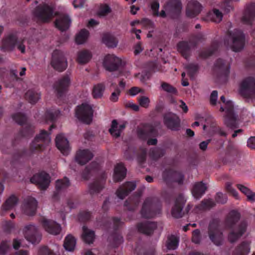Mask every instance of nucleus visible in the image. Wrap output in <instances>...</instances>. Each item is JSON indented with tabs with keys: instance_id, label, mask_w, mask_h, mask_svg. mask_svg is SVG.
<instances>
[{
	"instance_id": "43",
	"label": "nucleus",
	"mask_w": 255,
	"mask_h": 255,
	"mask_svg": "<svg viewBox=\"0 0 255 255\" xmlns=\"http://www.w3.org/2000/svg\"><path fill=\"white\" fill-rule=\"evenodd\" d=\"M104 185V181L103 179L97 180L90 185V192L91 194L98 193L103 188Z\"/></svg>"
},
{
	"instance_id": "21",
	"label": "nucleus",
	"mask_w": 255,
	"mask_h": 255,
	"mask_svg": "<svg viewBox=\"0 0 255 255\" xmlns=\"http://www.w3.org/2000/svg\"><path fill=\"white\" fill-rule=\"evenodd\" d=\"M25 238L29 242L33 243L38 234V229L33 225L26 226L23 230Z\"/></svg>"
},
{
	"instance_id": "45",
	"label": "nucleus",
	"mask_w": 255,
	"mask_h": 255,
	"mask_svg": "<svg viewBox=\"0 0 255 255\" xmlns=\"http://www.w3.org/2000/svg\"><path fill=\"white\" fill-rule=\"evenodd\" d=\"M103 41L109 47H116L118 44L116 38L110 34H105L103 38Z\"/></svg>"
},
{
	"instance_id": "59",
	"label": "nucleus",
	"mask_w": 255,
	"mask_h": 255,
	"mask_svg": "<svg viewBox=\"0 0 255 255\" xmlns=\"http://www.w3.org/2000/svg\"><path fill=\"white\" fill-rule=\"evenodd\" d=\"M192 241L198 244L200 241V232L198 230H195L193 232Z\"/></svg>"
},
{
	"instance_id": "64",
	"label": "nucleus",
	"mask_w": 255,
	"mask_h": 255,
	"mask_svg": "<svg viewBox=\"0 0 255 255\" xmlns=\"http://www.w3.org/2000/svg\"><path fill=\"white\" fill-rule=\"evenodd\" d=\"M248 146L252 149H255V137L252 136L248 140Z\"/></svg>"
},
{
	"instance_id": "4",
	"label": "nucleus",
	"mask_w": 255,
	"mask_h": 255,
	"mask_svg": "<svg viewBox=\"0 0 255 255\" xmlns=\"http://www.w3.org/2000/svg\"><path fill=\"white\" fill-rule=\"evenodd\" d=\"M221 100L223 104L221 106V110L226 113L225 117V124L227 126L231 128H236L238 122L233 110L234 104L233 102L226 99L223 96L221 97Z\"/></svg>"
},
{
	"instance_id": "13",
	"label": "nucleus",
	"mask_w": 255,
	"mask_h": 255,
	"mask_svg": "<svg viewBox=\"0 0 255 255\" xmlns=\"http://www.w3.org/2000/svg\"><path fill=\"white\" fill-rule=\"evenodd\" d=\"M165 125L171 130H178L180 127V120L178 117L173 113H168L164 117Z\"/></svg>"
},
{
	"instance_id": "14",
	"label": "nucleus",
	"mask_w": 255,
	"mask_h": 255,
	"mask_svg": "<svg viewBox=\"0 0 255 255\" xmlns=\"http://www.w3.org/2000/svg\"><path fill=\"white\" fill-rule=\"evenodd\" d=\"M56 145L58 149L64 155H68L70 148L69 142L63 134H59L55 139Z\"/></svg>"
},
{
	"instance_id": "6",
	"label": "nucleus",
	"mask_w": 255,
	"mask_h": 255,
	"mask_svg": "<svg viewBox=\"0 0 255 255\" xmlns=\"http://www.w3.org/2000/svg\"><path fill=\"white\" fill-rule=\"evenodd\" d=\"M75 115L80 121L89 124L92 121L93 117L91 106L88 103H83L78 106L76 110Z\"/></svg>"
},
{
	"instance_id": "32",
	"label": "nucleus",
	"mask_w": 255,
	"mask_h": 255,
	"mask_svg": "<svg viewBox=\"0 0 255 255\" xmlns=\"http://www.w3.org/2000/svg\"><path fill=\"white\" fill-rule=\"evenodd\" d=\"M223 18V14L219 10L214 9L207 14L206 20L215 22H220Z\"/></svg>"
},
{
	"instance_id": "39",
	"label": "nucleus",
	"mask_w": 255,
	"mask_h": 255,
	"mask_svg": "<svg viewBox=\"0 0 255 255\" xmlns=\"http://www.w3.org/2000/svg\"><path fill=\"white\" fill-rule=\"evenodd\" d=\"M240 214L237 211H233L231 212L226 220V225L229 227H233L239 220Z\"/></svg>"
},
{
	"instance_id": "26",
	"label": "nucleus",
	"mask_w": 255,
	"mask_h": 255,
	"mask_svg": "<svg viewBox=\"0 0 255 255\" xmlns=\"http://www.w3.org/2000/svg\"><path fill=\"white\" fill-rule=\"evenodd\" d=\"M207 186L202 182H198L194 184L192 189V194L194 198L198 199L205 193Z\"/></svg>"
},
{
	"instance_id": "44",
	"label": "nucleus",
	"mask_w": 255,
	"mask_h": 255,
	"mask_svg": "<svg viewBox=\"0 0 255 255\" xmlns=\"http://www.w3.org/2000/svg\"><path fill=\"white\" fill-rule=\"evenodd\" d=\"M179 243L178 238L173 235L170 236L168 237L166 243V246L167 250H175L178 246Z\"/></svg>"
},
{
	"instance_id": "50",
	"label": "nucleus",
	"mask_w": 255,
	"mask_h": 255,
	"mask_svg": "<svg viewBox=\"0 0 255 255\" xmlns=\"http://www.w3.org/2000/svg\"><path fill=\"white\" fill-rule=\"evenodd\" d=\"M239 153V149L237 146L233 144H230L227 148L226 154L227 156H233Z\"/></svg>"
},
{
	"instance_id": "9",
	"label": "nucleus",
	"mask_w": 255,
	"mask_h": 255,
	"mask_svg": "<svg viewBox=\"0 0 255 255\" xmlns=\"http://www.w3.org/2000/svg\"><path fill=\"white\" fill-rule=\"evenodd\" d=\"M229 37L231 42V47L233 51H239L243 48L245 36L242 31L236 30L231 32Z\"/></svg>"
},
{
	"instance_id": "54",
	"label": "nucleus",
	"mask_w": 255,
	"mask_h": 255,
	"mask_svg": "<svg viewBox=\"0 0 255 255\" xmlns=\"http://www.w3.org/2000/svg\"><path fill=\"white\" fill-rule=\"evenodd\" d=\"M10 247V243L7 241L2 242L0 245V254L4 255L8 251Z\"/></svg>"
},
{
	"instance_id": "30",
	"label": "nucleus",
	"mask_w": 255,
	"mask_h": 255,
	"mask_svg": "<svg viewBox=\"0 0 255 255\" xmlns=\"http://www.w3.org/2000/svg\"><path fill=\"white\" fill-rule=\"evenodd\" d=\"M255 19V3L252 4L248 8L243 17V20L249 23Z\"/></svg>"
},
{
	"instance_id": "5",
	"label": "nucleus",
	"mask_w": 255,
	"mask_h": 255,
	"mask_svg": "<svg viewBox=\"0 0 255 255\" xmlns=\"http://www.w3.org/2000/svg\"><path fill=\"white\" fill-rule=\"evenodd\" d=\"M239 92L249 100L255 99V79L249 77L244 80L240 84Z\"/></svg>"
},
{
	"instance_id": "60",
	"label": "nucleus",
	"mask_w": 255,
	"mask_h": 255,
	"mask_svg": "<svg viewBox=\"0 0 255 255\" xmlns=\"http://www.w3.org/2000/svg\"><path fill=\"white\" fill-rule=\"evenodd\" d=\"M216 200L218 202L225 203L227 200V196L222 193H218L217 194Z\"/></svg>"
},
{
	"instance_id": "37",
	"label": "nucleus",
	"mask_w": 255,
	"mask_h": 255,
	"mask_svg": "<svg viewBox=\"0 0 255 255\" xmlns=\"http://www.w3.org/2000/svg\"><path fill=\"white\" fill-rule=\"evenodd\" d=\"M76 244L75 239L72 236L69 235L65 238L64 247L66 251L71 252L75 249Z\"/></svg>"
},
{
	"instance_id": "16",
	"label": "nucleus",
	"mask_w": 255,
	"mask_h": 255,
	"mask_svg": "<svg viewBox=\"0 0 255 255\" xmlns=\"http://www.w3.org/2000/svg\"><path fill=\"white\" fill-rule=\"evenodd\" d=\"M42 224L45 231L49 234L57 235L61 231L60 225L54 221L43 219L42 220Z\"/></svg>"
},
{
	"instance_id": "58",
	"label": "nucleus",
	"mask_w": 255,
	"mask_h": 255,
	"mask_svg": "<svg viewBox=\"0 0 255 255\" xmlns=\"http://www.w3.org/2000/svg\"><path fill=\"white\" fill-rule=\"evenodd\" d=\"M226 189L228 191L231 193L234 197L236 198H238V192L232 188L231 183L227 182L226 183Z\"/></svg>"
},
{
	"instance_id": "40",
	"label": "nucleus",
	"mask_w": 255,
	"mask_h": 255,
	"mask_svg": "<svg viewBox=\"0 0 255 255\" xmlns=\"http://www.w3.org/2000/svg\"><path fill=\"white\" fill-rule=\"evenodd\" d=\"M26 99L31 104L36 103L40 99V94L33 90H28L26 94Z\"/></svg>"
},
{
	"instance_id": "41",
	"label": "nucleus",
	"mask_w": 255,
	"mask_h": 255,
	"mask_svg": "<svg viewBox=\"0 0 255 255\" xmlns=\"http://www.w3.org/2000/svg\"><path fill=\"white\" fill-rule=\"evenodd\" d=\"M89 36V32L86 29H82L78 32L75 37V42L78 44L85 43Z\"/></svg>"
},
{
	"instance_id": "28",
	"label": "nucleus",
	"mask_w": 255,
	"mask_h": 255,
	"mask_svg": "<svg viewBox=\"0 0 255 255\" xmlns=\"http://www.w3.org/2000/svg\"><path fill=\"white\" fill-rule=\"evenodd\" d=\"M70 78L68 76H65L59 79L54 85V89L60 92L66 90L70 85Z\"/></svg>"
},
{
	"instance_id": "27",
	"label": "nucleus",
	"mask_w": 255,
	"mask_h": 255,
	"mask_svg": "<svg viewBox=\"0 0 255 255\" xmlns=\"http://www.w3.org/2000/svg\"><path fill=\"white\" fill-rule=\"evenodd\" d=\"M185 202V200L182 197H180L176 200L171 212V214L174 217L179 218L181 217L183 205Z\"/></svg>"
},
{
	"instance_id": "61",
	"label": "nucleus",
	"mask_w": 255,
	"mask_h": 255,
	"mask_svg": "<svg viewBox=\"0 0 255 255\" xmlns=\"http://www.w3.org/2000/svg\"><path fill=\"white\" fill-rule=\"evenodd\" d=\"M218 99V92L217 91H213L210 96V103L212 105H215Z\"/></svg>"
},
{
	"instance_id": "53",
	"label": "nucleus",
	"mask_w": 255,
	"mask_h": 255,
	"mask_svg": "<svg viewBox=\"0 0 255 255\" xmlns=\"http://www.w3.org/2000/svg\"><path fill=\"white\" fill-rule=\"evenodd\" d=\"M161 88L164 91L169 93L173 94L176 92L174 88L166 83H163L161 84Z\"/></svg>"
},
{
	"instance_id": "47",
	"label": "nucleus",
	"mask_w": 255,
	"mask_h": 255,
	"mask_svg": "<svg viewBox=\"0 0 255 255\" xmlns=\"http://www.w3.org/2000/svg\"><path fill=\"white\" fill-rule=\"evenodd\" d=\"M112 11L110 6L106 3L100 5L98 13L101 16H105L109 14Z\"/></svg>"
},
{
	"instance_id": "20",
	"label": "nucleus",
	"mask_w": 255,
	"mask_h": 255,
	"mask_svg": "<svg viewBox=\"0 0 255 255\" xmlns=\"http://www.w3.org/2000/svg\"><path fill=\"white\" fill-rule=\"evenodd\" d=\"M247 224L243 223L238 226H236L234 230L229 235L228 240L231 243L236 242L246 231Z\"/></svg>"
},
{
	"instance_id": "63",
	"label": "nucleus",
	"mask_w": 255,
	"mask_h": 255,
	"mask_svg": "<svg viewBox=\"0 0 255 255\" xmlns=\"http://www.w3.org/2000/svg\"><path fill=\"white\" fill-rule=\"evenodd\" d=\"M85 0H75L73 2V5L75 8H79L83 7Z\"/></svg>"
},
{
	"instance_id": "17",
	"label": "nucleus",
	"mask_w": 255,
	"mask_h": 255,
	"mask_svg": "<svg viewBox=\"0 0 255 255\" xmlns=\"http://www.w3.org/2000/svg\"><path fill=\"white\" fill-rule=\"evenodd\" d=\"M202 10V6L197 1L191 0L187 4L186 13L188 17L192 18L198 14Z\"/></svg>"
},
{
	"instance_id": "52",
	"label": "nucleus",
	"mask_w": 255,
	"mask_h": 255,
	"mask_svg": "<svg viewBox=\"0 0 255 255\" xmlns=\"http://www.w3.org/2000/svg\"><path fill=\"white\" fill-rule=\"evenodd\" d=\"M13 119L19 125H23L26 120L25 117L21 113H17L12 116Z\"/></svg>"
},
{
	"instance_id": "49",
	"label": "nucleus",
	"mask_w": 255,
	"mask_h": 255,
	"mask_svg": "<svg viewBox=\"0 0 255 255\" xmlns=\"http://www.w3.org/2000/svg\"><path fill=\"white\" fill-rule=\"evenodd\" d=\"M69 181L67 178L62 180H58L56 183V188L58 191L63 190L69 186Z\"/></svg>"
},
{
	"instance_id": "12",
	"label": "nucleus",
	"mask_w": 255,
	"mask_h": 255,
	"mask_svg": "<svg viewBox=\"0 0 255 255\" xmlns=\"http://www.w3.org/2000/svg\"><path fill=\"white\" fill-rule=\"evenodd\" d=\"M30 181L32 183L37 184L41 189L47 188L50 182L49 175L44 172L34 175Z\"/></svg>"
},
{
	"instance_id": "35",
	"label": "nucleus",
	"mask_w": 255,
	"mask_h": 255,
	"mask_svg": "<svg viewBox=\"0 0 255 255\" xmlns=\"http://www.w3.org/2000/svg\"><path fill=\"white\" fill-rule=\"evenodd\" d=\"M105 90V85L103 83H99L93 86L92 90V96L95 99L102 98Z\"/></svg>"
},
{
	"instance_id": "23",
	"label": "nucleus",
	"mask_w": 255,
	"mask_h": 255,
	"mask_svg": "<svg viewBox=\"0 0 255 255\" xmlns=\"http://www.w3.org/2000/svg\"><path fill=\"white\" fill-rule=\"evenodd\" d=\"M126 122L124 121L118 123L116 120H113L111 128L109 129V131L111 135L115 137L120 136L121 132L126 127Z\"/></svg>"
},
{
	"instance_id": "56",
	"label": "nucleus",
	"mask_w": 255,
	"mask_h": 255,
	"mask_svg": "<svg viewBox=\"0 0 255 255\" xmlns=\"http://www.w3.org/2000/svg\"><path fill=\"white\" fill-rule=\"evenodd\" d=\"M138 102L139 105L144 108H147L148 107L149 103H150V100L149 99L145 96H142L140 97L138 100Z\"/></svg>"
},
{
	"instance_id": "31",
	"label": "nucleus",
	"mask_w": 255,
	"mask_h": 255,
	"mask_svg": "<svg viewBox=\"0 0 255 255\" xmlns=\"http://www.w3.org/2000/svg\"><path fill=\"white\" fill-rule=\"evenodd\" d=\"M216 66L218 67L225 77L228 76L230 73V63L223 59H219L216 62Z\"/></svg>"
},
{
	"instance_id": "25",
	"label": "nucleus",
	"mask_w": 255,
	"mask_h": 255,
	"mask_svg": "<svg viewBox=\"0 0 255 255\" xmlns=\"http://www.w3.org/2000/svg\"><path fill=\"white\" fill-rule=\"evenodd\" d=\"M127 170L123 164L121 163L116 165L113 174V180L115 182L122 180L126 176Z\"/></svg>"
},
{
	"instance_id": "57",
	"label": "nucleus",
	"mask_w": 255,
	"mask_h": 255,
	"mask_svg": "<svg viewBox=\"0 0 255 255\" xmlns=\"http://www.w3.org/2000/svg\"><path fill=\"white\" fill-rule=\"evenodd\" d=\"M121 93V90L119 88H116L114 92H113L111 96L110 100L112 102H117L119 99V96Z\"/></svg>"
},
{
	"instance_id": "46",
	"label": "nucleus",
	"mask_w": 255,
	"mask_h": 255,
	"mask_svg": "<svg viewBox=\"0 0 255 255\" xmlns=\"http://www.w3.org/2000/svg\"><path fill=\"white\" fill-rule=\"evenodd\" d=\"M168 175L179 183H181L183 181V176L179 173L171 171L165 172L163 173V177L165 180H166V176Z\"/></svg>"
},
{
	"instance_id": "42",
	"label": "nucleus",
	"mask_w": 255,
	"mask_h": 255,
	"mask_svg": "<svg viewBox=\"0 0 255 255\" xmlns=\"http://www.w3.org/2000/svg\"><path fill=\"white\" fill-rule=\"evenodd\" d=\"M237 187L247 196L248 200L251 202H254L255 201V192H252L249 188L241 184H238Z\"/></svg>"
},
{
	"instance_id": "22",
	"label": "nucleus",
	"mask_w": 255,
	"mask_h": 255,
	"mask_svg": "<svg viewBox=\"0 0 255 255\" xmlns=\"http://www.w3.org/2000/svg\"><path fill=\"white\" fill-rule=\"evenodd\" d=\"M71 19L69 16L65 14L59 15L55 21V25L61 31L68 29L71 24Z\"/></svg>"
},
{
	"instance_id": "36",
	"label": "nucleus",
	"mask_w": 255,
	"mask_h": 255,
	"mask_svg": "<svg viewBox=\"0 0 255 255\" xmlns=\"http://www.w3.org/2000/svg\"><path fill=\"white\" fill-rule=\"evenodd\" d=\"M91 57L92 55L89 51H81L78 53L77 61L81 64H85L90 61Z\"/></svg>"
},
{
	"instance_id": "29",
	"label": "nucleus",
	"mask_w": 255,
	"mask_h": 255,
	"mask_svg": "<svg viewBox=\"0 0 255 255\" xmlns=\"http://www.w3.org/2000/svg\"><path fill=\"white\" fill-rule=\"evenodd\" d=\"M250 251V242H243L235 249L234 255H248Z\"/></svg>"
},
{
	"instance_id": "10",
	"label": "nucleus",
	"mask_w": 255,
	"mask_h": 255,
	"mask_svg": "<svg viewBox=\"0 0 255 255\" xmlns=\"http://www.w3.org/2000/svg\"><path fill=\"white\" fill-rule=\"evenodd\" d=\"M34 14L40 20L46 22L53 17L54 12L53 7L44 4L42 6H38Z\"/></svg>"
},
{
	"instance_id": "15",
	"label": "nucleus",
	"mask_w": 255,
	"mask_h": 255,
	"mask_svg": "<svg viewBox=\"0 0 255 255\" xmlns=\"http://www.w3.org/2000/svg\"><path fill=\"white\" fill-rule=\"evenodd\" d=\"M37 207V201L34 198L30 197L26 200L23 206V213L27 216H33L36 213Z\"/></svg>"
},
{
	"instance_id": "33",
	"label": "nucleus",
	"mask_w": 255,
	"mask_h": 255,
	"mask_svg": "<svg viewBox=\"0 0 255 255\" xmlns=\"http://www.w3.org/2000/svg\"><path fill=\"white\" fill-rule=\"evenodd\" d=\"M82 239L86 243L91 244L95 239L94 232L87 227L84 226L83 227Z\"/></svg>"
},
{
	"instance_id": "3",
	"label": "nucleus",
	"mask_w": 255,
	"mask_h": 255,
	"mask_svg": "<svg viewBox=\"0 0 255 255\" xmlns=\"http://www.w3.org/2000/svg\"><path fill=\"white\" fill-rule=\"evenodd\" d=\"M26 42V39L18 38L17 32H11L2 40L1 48L4 51H11L16 48L21 53H24Z\"/></svg>"
},
{
	"instance_id": "51",
	"label": "nucleus",
	"mask_w": 255,
	"mask_h": 255,
	"mask_svg": "<svg viewBox=\"0 0 255 255\" xmlns=\"http://www.w3.org/2000/svg\"><path fill=\"white\" fill-rule=\"evenodd\" d=\"M60 114L59 110L55 109H51L48 110L46 113V117L48 120L52 121L56 118Z\"/></svg>"
},
{
	"instance_id": "24",
	"label": "nucleus",
	"mask_w": 255,
	"mask_h": 255,
	"mask_svg": "<svg viewBox=\"0 0 255 255\" xmlns=\"http://www.w3.org/2000/svg\"><path fill=\"white\" fill-rule=\"evenodd\" d=\"M135 187L136 185L134 182H129L125 183L117 190L118 197L121 199H123L129 192L133 190Z\"/></svg>"
},
{
	"instance_id": "48",
	"label": "nucleus",
	"mask_w": 255,
	"mask_h": 255,
	"mask_svg": "<svg viewBox=\"0 0 255 255\" xmlns=\"http://www.w3.org/2000/svg\"><path fill=\"white\" fill-rule=\"evenodd\" d=\"M190 47L189 43L187 42H180L178 44V50L185 57H186V54L189 50Z\"/></svg>"
},
{
	"instance_id": "18",
	"label": "nucleus",
	"mask_w": 255,
	"mask_h": 255,
	"mask_svg": "<svg viewBox=\"0 0 255 255\" xmlns=\"http://www.w3.org/2000/svg\"><path fill=\"white\" fill-rule=\"evenodd\" d=\"M153 211V206L150 199H146L143 203L142 208L141 209V216L145 218H150L155 216L157 214Z\"/></svg>"
},
{
	"instance_id": "55",
	"label": "nucleus",
	"mask_w": 255,
	"mask_h": 255,
	"mask_svg": "<svg viewBox=\"0 0 255 255\" xmlns=\"http://www.w3.org/2000/svg\"><path fill=\"white\" fill-rule=\"evenodd\" d=\"M186 69L187 74L191 77H192L193 74L197 70V67L194 64H189L186 66Z\"/></svg>"
},
{
	"instance_id": "19",
	"label": "nucleus",
	"mask_w": 255,
	"mask_h": 255,
	"mask_svg": "<svg viewBox=\"0 0 255 255\" xmlns=\"http://www.w3.org/2000/svg\"><path fill=\"white\" fill-rule=\"evenodd\" d=\"M93 157L92 152L88 149H80L77 152L75 160L80 164H84Z\"/></svg>"
},
{
	"instance_id": "62",
	"label": "nucleus",
	"mask_w": 255,
	"mask_h": 255,
	"mask_svg": "<svg viewBox=\"0 0 255 255\" xmlns=\"http://www.w3.org/2000/svg\"><path fill=\"white\" fill-rule=\"evenodd\" d=\"M142 92V90L141 89L136 87H133L129 90L128 93L130 95L134 96Z\"/></svg>"
},
{
	"instance_id": "7",
	"label": "nucleus",
	"mask_w": 255,
	"mask_h": 255,
	"mask_svg": "<svg viewBox=\"0 0 255 255\" xmlns=\"http://www.w3.org/2000/svg\"><path fill=\"white\" fill-rule=\"evenodd\" d=\"M51 141L49 134L45 130H41L40 133L34 138L30 145V149L32 151L42 150L43 147Z\"/></svg>"
},
{
	"instance_id": "8",
	"label": "nucleus",
	"mask_w": 255,
	"mask_h": 255,
	"mask_svg": "<svg viewBox=\"0 0 255 255\" xmlns=\"http://www.w3.org/2000/svg\"><path fill=\"white\" fill-rule=\"evenodd\" d=\"M51 65L55 70L63 71L67 67V61L63 52L56 50L53 51Z\"/></svg>"
},
{
	"instance_id": "2",
	"label": "nucleus",
	"mask_w": 255,
	"mask_h": 255,
	"mask_svg": "<svg viewBox=\"0 0 255 255\" xmlns=\"http://www.w3.org/2000/svg\"><path fill=\"white\" fill-rule=\"evenodd\" d=\"M151 9L153 14L157 16L165 17L166 15H174L180 13L182 9L180 0H169L164 5L163 9L159 12V3L157 0L151 2Z\"/></svg>"
},
{
	"instance_id": "38",
	"label": "nucleus",
	"mask_w": 255,
	"mask_h": 255,
	"mask_svg": "<svg viewBox=\"0 0 255 255\" xmlns=\"http://www.w3.org/2000/svg\"><path fill=\"white\" fill-rule=\"evenodd\" d=\"M17 199L13 195L10 196L1 207L2 211H6L12 209L17 204Z\"/></svg>"
},
{
	"instance_id": "1",
	"label": "nucleus",
	"mask_w": 255,
	"mask_h": 255,
	"mask_svg": "<svg viewBox=\"0 0 255 255\" xmlns=\"http://www.w3.org/2000/svg\"><path fill=\"white\" fill-rule=\"evenodd\" d=\"M103 66L106 70L110 72L122 68L121 73L126 77L130 74L131 66L123 57H118L114 54L106 55L103 59Z\"/></svg>"
},
{
	"instance_id": "34",
	"label": "nucleus",
	"mask_w": 255,
	"mask_h": 255,
	"mask_svg": "<svg viewBox=\"0 0 255 255\" xmlns=\"http://www.w3.org/2000/svg\"><path fill=\"white\" fill-rule=\"evenodd\" d=\"M155 227L156 224L155 223L148 222L139 224L137 226V228L139 232L149 235Z\"/></svg>"
},
{
	"instance_id": "11",
	"label": "nucleus",
	"mask_w": 255,
	"mask_h": 255,
	"mask_svg": "<svg viewBox=\"0 0 255 255\" xmlns=\"http://www.w3.org/2000/svg\"><path fill=\"white\" fill-rule=\"evenodd\" d=\"M209 236L212 242L216 246H220L223 243V234L219 230L217 222H213L210 224Z\"/></svg>"
}]
</instances>
